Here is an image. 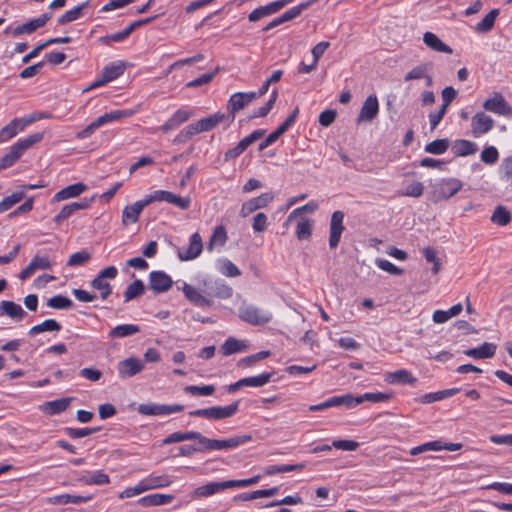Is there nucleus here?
<instances>
[{
  "mask_svg": "<svg viewBox=\"0 0 512 512\" xmlns=\"http://www.w3.org/2000/svg\"><path fill=\"white\" fill-rule=\"evenodd\" d=\"M140 482L145 491L160 487H166L172 483V481L165 475L149 476Z\"/></svg>",
  "mask_w": 512,
  "mask_h": 512,
  "instance_id": "obj_35",
  "label": "nucleus"
},
{
  "mask_svg": "<svg viewBox=\"0 0 512 512\" xmlns=\"http://www.w3.org/2000/svg\"><path fill=\"white\" fill-rule=\"evenodd\" d=\"M225 481L223 482H210L205 485L199 486L190 493L192 499H199L203 497L212 496L220 491L225 490Z\"/></svg>",
  "mask_w": 512,
  "mask_h": 512,
  "instance_id": "obj_19",
  "label": "nucleus"
},
{
  "mask_svg": "<svg viewBox=\"0 0 512 512\" xmlns=\"http://www.w3.org/2000/svg\"><path fill=\"white\" fill-rule=\"evenodd\" d=\"M273 198H274L273 194L270 192H267V193H262L258 197L248 200L247 202L243 203V205L241 207V210H240L241 217H247L254 211L261 209V208H265L273 200Z\"/></svg>",
  "mask_w": 512,
  "mask_h": 512,
  "instance_id": "obj_13",
  "label": "nucleus"
},
{
  "mask_svg": "<svg viewBox=\"0 0 512 512\" xmlns=\"http://www.w3.org/2000/svg\"><path fill=\"white\" fill-rule=\"evenodd\" d=\"M0 315H5L13 320L20 321L26 316L23 308L13 301L3 300L0 303Z\"/></svg>",
  "mask_w": 512,
  "mask_h": 512,
  "instance_id": "obj_24",
  "label": "nucleus"
},
{
  "mask_svg": "<svg viewBox=\"0 0 512 512\" xmlns=\"http://www.w3.org/2000/svg\"><path fill=\"white\" fill-rule=\"evenodd\" d=\"M78 481L85 485H103L110 482L109 475L98 470L92 473H87L78 478Z\"/></svg>",
  "mask_w": 512,
  "mask_h": 512,
  "instance_id": "obj_32",
  "label": "nucleus"
},
{
  "mask_svg": "<svg viewBox=\"0 0 512 512\" xmlns=\"http://www.w3.org/2000/svg\"><path fill=\"white\" fill-rule=\"evenodd\" d=\"M219 70H220V68L216 67L214 71H212L210 73L203 74L200 77L188 82L186 84V86L189 88H196V87H199L202 85H206L214 79V77L219 72Z\"/></svg>",
  "mask_w": 512,
  "mask_h": 512,
  "instance_id": "obj_59",
  "label": "nucleus"
},
{
  "mask_svg": "<svg viewBox=\"0 0 512 512\" xmlns=\"http://www.w3.org/2000/svg\"><path fill=\"white\" fill-rule=\"evenodd\" d=\"M73 305L71 299L63 295H56L47 301V306L52 309H68Z\"/></svg>",
  "mask_w": 512,
  "mask_h": 512,
  "instance_id": "obj_51",
  "label": "nucleus"
},
{
  "mask_svg": "<svg viewBox=\"0 0 512 512\" xmlns=\"http://www.w3.org/2000/svg\"><path fill=\"white\" fill-rule=\"evenodd\" d=\"M42 138V133H34L24 139L19 140L13 145V147L22 155L27 149L41 141Z\"/></svg>",
  "mask_w": 512,
  "mask_h": 512,
  "instance_id": "obj_44",
  "label": "nucleus"
},
{
  "mask_svg": "<svg viewBox=\"0 0 512 512\" xmlns=\"http://www.w3.org/2000/svg\"><path fill=\"white\" fill-rule=\"evenodd\" d=\"M141 105H137L133 109H125V110H115L111 111L109 113H105L101 116H99L96 121L98 125L101 127L102 125L114 121H118L122 118H128L133 116L135 113H137L140 110Z\"/></svg>",
  "mask_w": 512,
  "mask_h": 512,
  "instance_id": "obj_20",
  "label": "nucleus"
},
{
  "mask_svg": "<svg viewBox=\"0 0 512 512\" xmlns=\"http://www.w3.org/2000/svg\"><path fill=\"white\" fill-rule=\"evenodd\" d=\"M449 147V141L447 139H437L425 146V151L427 153L440 155L447 151Z\"/></svg>",
  "mask_w": 512,
  "mask_h": 512,
  "instance_id": "obj_50",
  "label": "nucleus"
},
{
  "mask_svg": "<svg viewBox=\"0 0 512 512\" xmlns=\"http://www.w3.org/2000/svg\"><path fill=\"white\" fill-rule=\"evenodd\" d=\"M256 98L257 94L255 92H236L232 94L227 103V111L231 116L230 123L234 120L237 112L244 109Z\"/></svg>",
  "mask_w": 512,
  "mask_h": 512,
  "instance_id": "obj_4",
  "label": "nucleus"
},
{
  "mask_svg": "<svg viewBox=\"0 0 512 512\" xmlns=\"http://www.w3.org/2000/svg\"><path fill=\"white\" fill-rule=\"evenodd\" d=\"M221 273L227 277H238L241 275L239 268L230 260L224 259L221 263Z\"/></svg>",
  "mask_w": 512,
  "mask_h": 512,
  "instance_id": "obj_64",
  "label": "nucleus"
},
{
  "mask_svg": "<svg viewBox=\"0 0 512 512\" xmlns=\"http://www.w3.org/2000/svg\"><path fill=\"white\" fill-rule=\"evenodd\" d=\"M147 206L144 199L136 201L131 205H127L124 207L122 211V224L127 226L129 224H134L138 221L139 216L143 209Z\"/></svg>",
  "mask_w": 512,
  "mask_h": 512,
  "instance_id": "obj_17",
  "label": "nucleus"
},
{
  "mask_svg": "<svg viewBox=\"0 0 512 512\" xmlns=\"http://www.w3.org/2000/svg\"><path fill=\"white\" fill-rule=\"evenodd\" d=\"M170 191L166 190H155L152 193L146 195L143 199L147 206L154 202H167L169 199Z\"/></svg>",
  "mask_w": 512,
  "mask_h": 512,
  "instance_id": "obj_60",
  "label": "nucleus"
},
{
  "mask_svg": "<svg viewBox=\"0 0 512 512\" xmlns=\"http://www.w3.org/2000/svg\"><path fill=\"white\" fill-rule=\"evenodd\" d=\"M305 467V464L304 463H299V464H292V465H273V466H269L265 473L267 475H274V474H278V473H286V472H291V471H296V470H301Z\"/></svg>",
  "mask_w": 512,
  "mask_h": 512,
  "instance_id": "obj_52",
  "label": "nucleus"
},
{
  "mask_svg": "<svg viewBox=\"0 0 512 512\" xmlns=\"http://www.w3.org/2000/svg\"><path fill=\"white\" fill-rule=\"evenodd\" d=\"M511 213L504 206H497L491 216V221L499 226H506L511 222Z\"/></svg>",
  "mask_w": 512,
  "mask_h": 512,
  "instance_id": "obj_45",
  "label": "nucleus"
},
{
  "mask_svg": "<svg viewBox=\"0 0 512 512\" xmlns=\"http://www.w3.org/2000/svg\"><path fill=\"white\" fill-rule=\"evenodd\" d=\"M317 209H318V204L314 201H310V202L306 203L305 205L294 209L288 215L286 222H285V226H288L293 221V219L296 218L297 216H299L303 213H313Z\"/></svg>",
  "mask_w": 512,
  "mask_h": 512,
  "instance_id": "obj_48",
  "label": "nucleus"
},
{
  "mask_svg": "<svg viewBox=\"0 0 512 512\" xmlns=\"http://www.w3.org/2000/svg\"><path fill=\"white\" fill-rule=\"evenodd\" d=\"M239 317L251 325H263L272 319V314L255 305L244 304L239 309Z\"/></svg>",
  "mask_w": 512,
  "mask_h": 512,
  "instance_id": "obj_3",
  "label": "nucleus"
},
{
  "mask_svg": "<svg viewBox=\"0 0 512 512\" xmlns=\"http://www.w3.org/2000/svg\"><path fill=\"white\" fill-rule=\"evenodd\" d=\"M87 190V186L82 182H77L75 184L69 185L60 191H58L53 196V201L60 202L70 198H75L80 196Z\"/></svg>",
  "mask_w": 512,
  "mask_h": 512,
  "instance_id": "obj_21",
  "label": "nucleus"
},
{
  "mask_svg": "<svg viewBox=\"0 0 512 512\" xmlns=\"http://www.w3.org/2000/svg\"><path fill=\"white\" fill-rule=\"evenodd\" d=\"M87 6L88 2H84L74 7L73 9L66 11L61 17L58 18V24L64 25L79 19L82 15V10Z\"/></svg>",
  "mask_w": 512,
  "mask_h": 512,
  "instance_id": "obj_39",
  "label": "nucleus"
},
{
  "mask_svg": "<svg viewBox=\"0 0 512 512\" xmlns=\"http://www.w3.org/2000/svg\"><path fill=\"white\" fill-rule=\"evenodd\" d=\"M140 331V327L135 324H122L114 327L108 333V337L111 339L124 338L132 336Z\"/></svg>",
  "mask_w": 512,
  "mask_h": 512,
  "instance_id": "obj_33",
  "label": "nucleus"
},
{
  "mask_svg": "<svg viewBox=\"0 0 512 512\" xmlns=\"http://www.w3.org/2000/svg\"><path fill=\"white\" fill-rule=\"evenodd\" d=\"M274 375V372L262 373L257 376L242 378L244 387H262L266 385Z\"/></svg>",
  "mask_w": 512,
  "mask_h": 512,
  "instance_id": "obj_46",
  "label": "nucleus"
},
{
  "mask_svg": "<svg viewBox=\"0 0 512 512\" xmlns=\"http://www.w3.org/2000/svg\"><path fill=\"white\" fill-rule=\"evenodd\" d=\"M239 408V402H233L227 406H212L189 412L191 417H202L208 420H222L232 417Z\"/></svg>",
  "mask_w": 512,
  "mask_h": 512,
  "instance_id": "obj_1",
  "label": "nucleus"
},
{
  "mask_svg": "<svg viewBox=\"0 0 512 512\" xmlns=\"http://www.w3.org/2000/svg\"><path fill=\"white\" fill-rule=\"evenodd\" d=\"M247 347L242 341H239L235 338H228L224 344L221 346V352L225 356L232 355L234 353L245 350Z\"/></svg>",
  "mask_w": 512,
  "mask_h": 512,
  "instance_id": "obj_42",
  "label": "nucleus"
},
{
  "mask_svg": "<svg viewBox=\"0 0 512 512\" xmlns=\"http://www.w3.org/2000/svg\"><path fill=\"white\" fill-rule=\"evenodd\" d=\"M184 391L192 396H209L215 392L214 385H204V386H186Z\"/></svg>",
  "mask_w": 512,
  "mask_h": 512,
  "instance_id": "obj_53",
  "label": "nucleus"
},
{
  "mask_svg": "<svg viewBox=\"0 0 512 512\" xmlns=\"http://www.w3.org/2000/svg\"><path fill=\"white\" fill-rule=\"evenodd\" d=\"M144 291V283L141 280H135L126 288L124 292V302H129L135 298L140 297Z\"/></svg>",
  "mask_w": 512,
  "mask_h": 512,
  "instance_id": "obj_43",
  "label": "nucleus"
},
{
  "mask_svg": "<svg viewBox=\"0 0 512 512\" xmlns=\"http://www.w3.org/2000/svg\"><path fill=\"white\" fill-rule=\"evenodd\" d=\"M459 391H460V388H451V389H446V390L437 391V392H433V393H427V394H424L421 396L420 402L427 404V403L440 401L444 398L455 395Z\"/></svg>",
  "mask_w": 512,
  "mask_h": 512,
  "instance_id": "obj_36",
  "label": "nucleus"
},
{
  "mask_svg": "<svg viewBox=\"0 0 512 512\" xmlns=\"http://www.w3.org/2000/svg\"><path fill=\"white\" fill-rule=\"evenodd\" d=\"M494 126V120L484 112H477L471 120L472 133L479 137L488 133Z\"/></svg>",
  "mask_w": 512,
  "mask_h": 512,
  "instance_id": "obj_16",
  "label": "nucleus"
},
{
  "mask_svg": "<svg viewBox=\"0 0 512 512\" xmlns=\"http://www.w3.org/2000/svg\"><path fill=\"white\" fill-rule=\"evenodd\" d=\"M454 153L457 156H467L474 154L477 150L476 144L468 140H458L453 145Z\"/></svg>",
  "mask_w": 512,
  "mask_h": 512,
  "instance_id": "obj_47",
  "label": "nucleus"
},
{
  "mask_svg": "<svg viewBox=\"0 0 512 512\" xmlns=\"http://www.w3.org/2000/svg\"><path fill=\"white\" fill-rule=\"evenodd\" d=\"M277 95H278L277 90L276 89L273 90L271 97L267 101V103L264 106L254 110L253 113L250 115V119L265 117L271 111V109L274 107V104L277 99Z\"/></svg>",
  "mask_w": 512,
  "mask_h": 512,
  "instance_id": "obj_49",
  "label": "nucleus"
},
{
  "mask_svg": "<svg viewBox=\"0 0 512 512\" xmlns=\"http://www.w3.org/2000/svg\"><path fill=\"white\" fill-rule=\"evenodd\" d=\"M126 68H127V63L124 61L118 60V61H115V62H112V63L106 65L102 70V74L105 76V78L109 82H111V81L117 79L118 77H120L124 73Z\"/></svg>",
  "mask_w": 512,
  "mask_h": 512,
  "instance_id": "obj_28",
  "label": "nucleus"
},
{
  "mask_svg": "<svg viewBox=\"0 0 512 512\" xmlns=\"http://www.w3.org/2000/svg\"><path fill=\"white\" fill-rule=\"evenodd\" d=\"M375 263L378 268L391 275H401L403 273V270L401 268H398L397 266H395L393 263L386 259L377 258L375 260Z\"/></svg>",
  "mask_w": 512,
  "mask_h": 512,
  "instance_id": "obj_62",
  "label": "nucleus"
},
{
  "mask_svg": "<svg viewBox=\"0 0 512 512\" xmlns=\"http://www.w3.org/2000/svg\"><path fill=\"white\" fill-rule=\"evenodd\" d=\"M265 135V130L258 129L253 131L250 135L244 137L239 143L225 152V159H234L241 155L252 143L262 138Z\"/></svg>",
  "mask_w": 512,
  "mask_h": 512,
  "instance_id": "obj_9",
  "label": "nucleus"
},
{
  "mask_svg": "<svg viewBox=\"0 0 512 512\" xmlns=\"http://www.w3.org/2000/svg\"><path fill=\"white\" fill-rule=\"evenodd\" d=\"M331 407L344 405L347 408L354 407L356 405L361 404V399L358 396L354 397L350 394H346L343 396H334L329 398Z\"/></svg>",
  "mask_w": 512,
  "mask_h": 512,
  "instance_id": "obj_41",
  "label": "nucleus"
},
{
  "mask_svg": "<svg viewBox=\"0 0 512 512\" xmlns=\"http://www.w3.org/2000/svg\"><path fill=\"white\" fill-rule=\"evenodd\" d=\"M173 285L172 278L163 271H152L149 274L148 287L154 293H164Z\"/></svg>",
  "mask_w": 512,
  "mask_h": 512,
  "instance_id": "obj_10",
  "label": "nucleus"
},
{
  "mask_svg": "<svg viewBox=\"0 0 512 512\" xmlns=\"http://www.w3.org/2000/svg\"><path fill=\"white\" fill-rule=\"evenodd\" d=\"M203 249L202 238L199 233H193L186 249L178 250V257L183 261H189L197 258Z\"/></svg>",
  "mask_w": 512,
  "mask_h": 512,
  "instance_id": "obj_15",
  "label": "nucleus"
},
{
  "mask_svg": "<svg viewBox=\"0 0 512 512\" xmlns=\"http://www.w3.org/2000/svg\"><path fill=\"white\" fill-rule=\"evenodd\" d=\"M227 240L226 228L223 225L216 226L207 244V250L211 252L215 246L223 247Z\"/></svg>",
  "mask_w": 512,
  "mask_h": 512,
  "instance_id": "obj_31",
  "label": "nucleus"
},
{
  "mask_svg": "<svg viewBox=\"0 0 512 512\" xmlns=\"http://www.w3.org/2000/svg\"><path fill=\"white\" fill-rule=\"evenodd\" d=\"M483 108L486 111L502 116H509L512 114V107L499 92H494L490 98L486 99L483 103Z\"/></svg>",
  "mask_w": 512,
  "mask_h": 512,
  "instance_id": "obj_6",
  "label": "nucleus"
},
{
  "mask_svg": "<svg viewBox=\"0 0 512 512\" xmlns=\"http://www.w3.org/2000/svg\"><path fill=\"white\" fill-rule=\"evenodd\" d=\"M34 121H36V118L13 119L0 130V142H4L13 138L28 124Z\"/></svg>",
  "mask_w": 512,
  "mask_h": 512,
  "instance_id": "obj_14",
  "label": "nucleus"
},
{
  "mask_svg": "<svg viewBox=\"0 0 512 512\" xmlns=\"http://www.w3.org/2000/svg\"><path fill=\"white\" fill-rule=\"evenodd\" d=\"M91 286L94 289H97L98 291H100L101 298L103 300L107 299L112 292L111 285L107 281H105L104 279H102L98 276L92 280Z\"/></svg>",
  "mask_w": 512,
  "mask_h": 512,
  "instance_id": "obj_55",
  "label": "nucleus"
},
{
  "mask_svg": "<svg viewBox=\"0 0 512 512\" xmlns=\"http://www.w3.org/2000/svg\"><path fill=\"white\" fill-rule=\"evenodd\" d=\"M52 17L51 13H44L38 18L32 19L22 25L15 27L13 30L7 28L5 33L11 32L13 36H19L22 34H31L36 31L38 28L43 27Z\"/></svg>",
  "mask_w": 512,
  "mask_h": 512,
  "instance_id": "obj_7",
  "label": "nucleus"
},
{
  "mask_svg": "<svg viewBox=\"0 0 512 512\" xmlns=\"http://www.w3.org/2000/svg\"><path fill=\"white\" fill-rule=\"evenodd\" d=\"M199 134L197 127L194 123H191L185 127L180 133L174 138V143L183 144L190 140L193 136Z\"/></svg>",
  "mask_w": 512,
  "mask_h": 512,
  "instance_id": "obj_54",
  "label": "nucleus"
},
{
  "mask_svg": "<svg viewBox=\"0 0 512 512\" xmlns=\"http://www.w3.org/2000/svg\"><path fill=\"white\" fill-rule=\"evenodd\" d=\"M174 499L170 494H151L141 498L140 503L143 506H159L170 503Z\"/></svg>",
  "mask_w": 512,
  "mask_h": 512,
  "instance_id": "obj_37",
  "label": "nucleus"
},
{
  "mask_svg": "<svg viewBox=\"0 0 512 512\" xmlns=\"http://www.w3.org/2000/svg\"><path fill=\"white\" fill-rule=\"evenodd\" d=\"M344 213L342 211L333 212L330 220L329 246L334 249L338 246L341 235L345 229L343 225Z\"/></svg>",
  "mask_w": 512,
  "mask_h": 512,
  "instance_id": "obj_11",
  "label": "nucleus"
},
{
  "mask_svg": "<svg viewBox=\"0 0 512 512\" xmlns=\"http://www.w3.org/2000/svg\"><path fill=\"white\" fill-rule=\"evenodd\" d=\"M499 13V9H492L479 23H477L474 28L475 31L480 34L488 33L493 28Z\"/></svg>",
  "mask_w": 512,
  "mask_h": 512,
  "instance_id": "obj_34",
  "label": "nucleus"
},
{
  "mask_svg": "<svg viewBox=\"0 0 512 512\" xmlns=\"http://www.w3.org/2000/svg\"><path fill=\"white\" fill-rule=\"evenodd\" d=\"M22 155L12 146L0 159V171L11 167Z\"/></svg>",
  "mask_w": 512,
  "mask_h": 512,
  "instance_id": "obj_56",
  "label": "nucleus"
},
{
  "mask_svg": "<svg viewBox=\"0 0 512 512\" xmlns=\"http://www.w3.org/2000/svg\"><path fill=\"white\" fill-rule=\"evenodd\" d=\"M496 351V345L493 343L485 342L481 346L477 348H471L464 351V354L475 358V359H483V358H491L494 356Z\"/></svg>",
  "mask_w": 512,
  "mask_h": 512,
  "instance_id": "obj_26",
  "label": "nucleus"
},
{
  "mask_svg": "<svg viewBox=\"0 0 512 512\" xmlns=\"http://www.w3.org/2000/svg\"><path fill=\"white\" fill-rule=\"evenodd\" d=\"M225 118V114L218 112L206 118H202L194 122V124L197 127L198 132L201 133L212 130L217 125H219Z\"/></svg>",
  "mask_w": 512,
  "mask_h": 512,
  "instance_id": "obj_25",
  "label": "nucleus"
},
{
  "mask_svg": "<svg viewBox=\"0 0 512 512\" xmlns=\"http://www.w3.org/2000/svg\"><path fill=\"white\" fill-rule=\"evenodd\" d=\"M182 291L185 297L192 303L199 306H210L211 301L203 296L198 290H196L193 286L184 283L182 287Z\"/></svg>",
  "mask_w": 512,
  "mask_h": 512,
  "instance_id": "obj_29",
  "label": "nucleus"
},
{
  "mask_svg": "<svg viewBox=\"0 0 512 512\" xmlns=\"http://www.w3.org/2000/svg\"><path fill=\"white\" fill-rule=\"evenodd\" d=\"M463 184L455 178L442 179L433 185L432 201L439 202L447 200L461 190Z\"/></svg>",
  "mask_w": 512,
  "mask_h": 512,
  "instance_id": "obj_2",
  "label": "nucleus"
},
{
  "mask_svg": "<svg viewBox=\"0 0 512 512\" xmlns=\"http://www.w3.org/2000/svg\"><path fill=\"white\" fill-rule=\"evenodd\" d=\"M378 113L379 102L377 96L375 94H371L365 99L356 119V123L360 124L362 122H371L377 117Z\"/></svg>",
  "mask_w": 512,
  "mask_h": 512,
  "instance_id": "obj_8",
  "label": "nucleus"
},
{
  "mask_svg": "<svg viewBox=\"0 0 512 512\" xmlns=\"http://www.w3.org/2000/svg\"><path fill=\"white\" fill-rule=\"evenodd\" d=\"M183 405H165L155 403H143L137 408L138 412L142 415L159 416L169 415L175 412L183 411Z\"/></svg>",
  "mask_w": 512,
  "mask_h": 512,
  "instance_id": "obj_5",
  "label": "nucleus"
},
{
  "mask_svg": "<svg viewBox=\"0 0 512 512\" xmlns=\"http://www.w3.org/2000/svg\"><path fill=\"white\" fill-rule=\"evenodd\" d=\"M73 398H61L53 401H48L40 406V410L47 415H56L64 412L70 405Z\"/></svg>",
  "mask_w": 512,
  "mask_h": 512,
  "instance_id": "obj_23",
  "label": "nucleus"
},
{
  "mask_svg": "<svg viewBox=\"0 0 512 512\" xmlns=\"http://www.w3.org/2000/svg\"><path fill=\"white\" fill-rule=\"evenodd\" d=\"M92 499L91 495L81 496V495H70V494H62L49 498V503L54 505H65V504H80L83 502H88Z\"/></svg>",
  "mask_w": 512,
  "mask_h": 512,
  "instance_id": "obj_30",
  "label": "nucleus"
},
{
  "mask_svg": "<svg viewBox=\"0 0 512 512\" xmlns=\"http://www.w3.org/2000/svg\"><path fill=\"white\" fill-rule=\"evenodd\" d=\"M168 203L178 207L179 209L187 210L190 207L191 198L189 196L181 197L170 192Z\"/></svg>",
  "mask_w": 512,
  "mask_h": 512,
  "instance_id": "obj_63",
  "label": "nucleus"
},
{
  "mask_svg": "<svg viewBox=\"0 0 512 512\" xmlns=\"http://www.w3.org/2000/svg\"><path fill=\"white\" fill-rule=\"evenodd\" d=\"M424 186L419 181H414L406 186V188L399 193L401 196L418 198L423 194Z\"/></svg>",
  "mask_w": 512,
  "mask_h": 512,
  "instance_id": "obj_58",
  "label": "nucleus"
},
{
  "mask_svg": "<svg viewBox=\"0 0 512 512\" xmlns=\"http://www.w3.org/2000/svg\"><path fill=\"white\" fill-rule=\"evenodd\" d=\"M61 325L54 319H47L30 328L29 335L33 336L46 331H60Z\"/></svg>",
  "mask_w": 512,
  "mask_h": 512,
  "instance_id": "obj_40",
  "label": "nucleus"
},
{
  "mask_svg": "<svg viewBox=\"0 0 512 512\" xmlns=\"http://www.w3.org/2000/svg\"><path fill=\"white\" fill-rule=\"evenodd\" d=\"M91 201L83 200L81 202H73L65 205L61 211L54 217L53 221L57 225H61L67 218L73 215L76 211L87 209L90 206Z\"/></svg>",
  "mask_w": 512,
  "mask_h": 512,
  "instance_id": "obj_18",
  "label": "nucleus"
},
{
  "mask_svg": "<svg viewBox=\"0 0 512 512\" xmlns=\"http://www.w3.org/2000/svg\"><path fill=\"white\" fill-rule=\"evenodd\" d=\"M423 42L432 50L441 53L451 54L452 49L446 45L437 35L432 32H426L423 35Z\"/></svg>",
  "mask_w": 512,
  "mask_h": 512,
  "instance_id": "obj_27",
  "label": "nucleus"
},
{
  "mask_svg": "<svg viewBox=\"0 0 512 512\" xmlns=\"http://www.w3.org/2000/svg\"><path fill=\"white\" fill-rule=\"evenodd\" d=\"M269 355H270L269 351H260V352H258L256 354H253V355L247 356L245 358H242L239 361L238 365L241 366V367H251L256 362L261 361V360L267 358Z\"/></svg>",
  "mask_w": 512,
  "mask_h": 512,
  "instance_id": "obj_61",
  "label": "nucleus"
},
{
  "mask_svg": "<svg viewBox=\"0 0 512 512\" xmlns=\"http://www.w3.org/2000/svg\"><path fill=\"white\" fill-rule=\"evenodd\" d=\"M317 1L318 0H308L306 2L300 3L299 5L287 10L280 16L282 22L285 23V22H288V21H291V20L297 18L302 13V11L309 8L311 5H313Z\"/></svg>",
  "mask_w": 512,
  "mask_h": 512,
  "instance_id": "obj_38",
  "label": "nucleus"
},
{
  "mask_svg": "<svg viewBox=\"0 0 512 512\" xmlns=\"http://www.w3.org/2000/svg\"><path fill=\"white\" fill-rule=\"evenodd\" d=\"M312 222L308 219H303L297 224L296 236L299 240H306L312 234Z\"/></svg>",
  "mask_w": 512,
  "mask_h": 512,
  "instance_id": "obj_57",
  "label": "nucleus"
},
{
  "mask_svg": "<svg viewBox=\"0 0 512 512\" xmlns=\"http://www.w3.org/2000/svg\"><path fill=\"white\" fill-rule=\"evenodd\" d=\"M384 380L389 384H411L414 385L417 379L406 369H400L394 372H387Z\"/></svg>",
  "mask_w": 512,
  "mask_h": 512,
  "instance_id": "obj_22",
  "label": "nucleus"
},
{
  "mask_svg": "<svg viewBox=\"0 0 512 512\" xmlns=\"http://www.w3.org/2000/svg\"><path fill=\"white\" fill-rule=\"evenodd\" d=\"M144 369L143 362L136 357H129L118 363L117 370L121 378L126 379L135 376Z\"/></svg>",
  "mask_w": 512,
  "mask_h": 512,
  "instance_id": "obj_12",
  "label": "nucleus"
}]
</instances>
